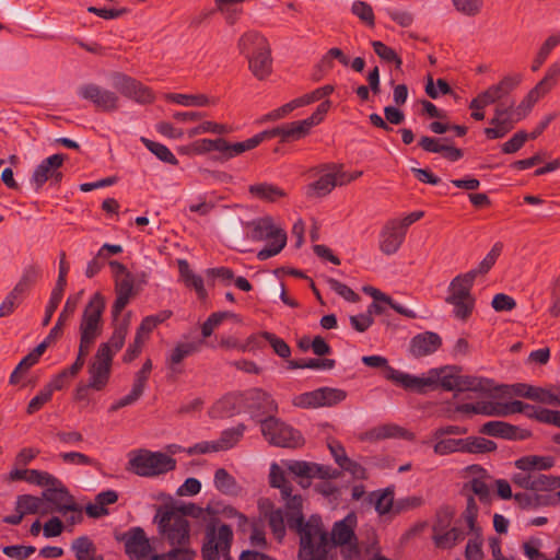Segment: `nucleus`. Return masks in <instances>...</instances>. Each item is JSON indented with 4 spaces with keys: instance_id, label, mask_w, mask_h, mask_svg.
<instances>
[{
    "instance_id": "c03bdc74",
    "label": "nucleus",
    "mask_w": 560,
    "mask_h": 560,
    "mask_svg": "<svg viewBox=\"0 0 560 560\" xmlns=\"http://www.w3.org/2000/svg\"><path fill=\"white\" fill-rule=\"evenodd\" d=\"M245 431L244 424H238L236 428L228 429L222 432L221 438L214 441L219 451H226L232 448L243 436Z\"/></svg>"
},
{
    "instance_id": "c85d7f7f",
    "label": "nucleus",
    "mask_w": 560,
    "mask_h": 560,
    "mask_svg": "<svg viewBox=\"0 0 560 560\" xmlns=\"http://www.w3.org/2000/svg\"><path fill=\"white\" fill-rule=\"evenodd\" d=\"M355 516L349 514L343 520L336 522L331 530V540L335 545L345 546L352 541H357L353 530Z\"/></svg>"
},
{
    "instance_id": "c9c22d12",
    "label": "nucleus",
    "mask_w": 560,
    "mask_h": 560,
    "mask_svg": "<svg viewBox=\"0 0 560 560\" xmlns=\"http://www.w3.org/2000/svg\"><path fill=\"white\" fill-rule=\"evenodd\" d=\"M370 502L374 503L375 510L384 515L390 511L394 512V487H387L383 491H374L369 495Z\"/></svg>"
},
{
    "instance_id": "ea45409f",
    "label": "nucleus",
    "mask_w": 560,
    "mask_h": 560,
    "mask_svg": "<svg viewBox=\"0 0 560 560\" xmlns=\"http://www.w3.org/2000/svg\"><path fill=\"white\" fill-rule=\"evenodd\" d=\"M497 450V444L485 438L468 436L465 439L464 453L469 454H485L491 453Z\"/></svg>"
},
{
    "instance_id": "20e7f679",
    "label": "nucleus",
    "mask_w": 560,
    "mask_h": 560,
    "mask_svg": "<svg viewBox=\"0 0 560 560\" xmlns=\"http://www.w3.org/2000/svg\"><path fill=\"white\" fill-rule=\"evenodd\" d=\"M362 362L370 368L384 369L386 380L419 394L424 393L427 387L436 386L439 382L440 372L436 369L431 370L428 377H418L394 369L388 364V360L381 355H365Z\"/></svg>"
},
{
    "instance_id": "393cba45",
    "label": "nucleus",
    "mask_w": 560,
    "mask_h": 560,
    "mask_svg": "<svg viewBox=\"0 0 560 560\" xmlns=\"http://www.w3.org/2000/svg\"><path fill=\"white\" fill-rule=\"evenodd\" d=\"M237 48L240 54L247 58L252 54H257L258 51L270 48V45L265 35L258 31L249 30L238 38Z\"/></svg>"
},
{
    "instance_id": "b1692460",
    "label": "nucleus",
    "mask_w": 560,
    "mask_h": 560,
    "mask_svg": "<svg viewBox=\"0 0 560 560\" xmlns=\"http://www.w3.org/2000/svg\"><path fill=\"white\" fill-rule=\"evenodd\" d=\"M539 491L518 492L514 494V500L523 510H536L541 506H556L560 503L558 492L550 494H541Z\"/></svg>"
},
{
    "instance_id": "5fc2aeb1",
    "label": "nucleus",
    "mask_w": 560,
    "mask_h": 560,
    "mask_svg": "<svg viewBox=\"0 0 560 560\" xmlns=\"http://www.w3.org/2000/svg\"><path fill=\"white\" fill-rule=\"evenodd\" d=\"M322 397V388H318L298 395L293 399V405L301 408H320L323 407Z\"/></svg>"
},
{
    "instance_id": "f257e3e1",
    "label": "nucleus",
    "mask_w": 560,
    "mask_h": 560,
    "mask_svg": "<svg viewBox=\"0 0 560 560\" xmlns=\"http://www.w3.org/2000/svg\"><path fill=\"white\" fill-rule=\"evenodd\" d=\"M114 280V291L116 300L113 304L112 316L114 332L107 342V368L112 360V354L121 349L130 324V312L120 317L121 311L136 296L135 277L125 265L117 260H107Z\"/></svg>"
},
{
    "instance_id": "58836bf2",
    "label": "nucleus",
    "mask_w": 560,
    "mask_h": 560,
    "mask_svg": "<svg viewBox=\"0 0 560 560\" xmlns=\"http://www.w3.org/2000/svg\"><path fill=\"white\" fill-rule=\"evenodd\" d=\"M455 510L451 506H441L432 523V536H439L455 523Z\"/></svg>"
},
{
    "instance_id": "0e129e2a",
    "label": "nucleus",
    "mask_w": 560,
    "mask_h": 560,
    "mask_svg": "<svg viewBox=\"0 0 560 560\" xmlns=\"http://www.w3.org/2000/svg\"><path fill=\"white\" fill-rule=\"evenodd\" d=\"M323 407H332L346 399L347 393L340 388L322 387Z\"/></svg>"
},
{
    "instance_id": "9d476101",
    "label": "nucleus",
    "mask_w": 560,
    "mask_h": 560,
    "mask_svg": "<svg viewBox=\"0 0 560 560\" xmlns=\"http://www.w3.org/2000/svg\"><path fill=\"white\" fill-rule=\"evenodd\" d=\"M289 527L294 528L300 534V551L315 550L316 547L328 548V535L323 529L319 516L312 515L307 522L303 515H298L288 520Z\"/></svg>"
},
{
    "instance_id": "a19ab883",
    "label": "nucleus",
    "mask_w": 560,
    "mask_h": 560,
    "mask_svg": "<svg viewBox=\"0 0 560 560\" xmlns=\"http://www.w3.org/2000/svg\"><path fill=\"white\" fill-rule=\"evenodd\" d=\"M502 247L503 245L501 243L494 244L478 267L469 270L467 273L471 275L474 280H476L478 276L488 273L499 258Z\"/></svg>"
},
{
    "instance_id": "cd10ccee",
    "label": "nucleus",
    "mask_w": 560,
    "mask_h": 560,
    "mask_svg": "<svg viewBox=\"0 0 560 560\" xmlns=\"http://www.w3.org/2000/svg\"><path fill=\"white\" fill-rule=\"evenodd\" d=\"M54 493H49L47 499L24 494L20 495L16 500V512L22 514H46L48 512V502L51 501Z\"/></svg>"
},
{
    "instance_id": "0eeeda50",
    "label": "nucleus",
    "mask_w": 560,
    "mask_h": 560,
    "mask_svg": "<svg viewBox=\"0 0 560 560\" xmlns=\"http://www.w3.org/2000/svg\"><path fill=\"white\" fill-rule=\"evenodd\" d=\"M475 280L471 275L460 273L453 278L447 288L445 302L453 306V314L460 320H467L475 308L471 289Z\"/></svg>"
},
{
    "instance_id": "6e6d98bb",
    "label": "nucleus",
    "mask_w": 560,
    "mask_h": 560,
    "mask_svg": "<svg viewBox=\"0 0 560 560\" xmlns=\"http://www.w3.org/2000/svg\"><path fill=\"white\" fill-rule=\"evenodd\" d=\"M65 289H66L65 285H60L57 283L55 284V288L51 291L49 301L46 305L45 316L43 319L44 326H47L50 323L54 313L56 312V310L58 308V306L62 300Z\"/></svg>"
},
{
    "instance_id": "f8f14e48",
    "label": "nucleus",
    "mask_w": 560,
    "mask_h": 560,
    "mask_svg": "<svg viewBox=\"0 0 560 560\" xmlns=\"http://www.w3.org/2000/svg\"><path fill=\"white\" fill-rule=\"evenodd\" d=\"M89 380L77 386L74 398L79 401L90 400L91 390H102L105 387V342L101 343L88 369Z\"/></svg>"
},
{
    "instance_id": "f03ea898",
    "label": "nucleus",
    "mask_w": 560,
    "mask_h": 560,
    "mask_svg": "<svg viewBox=\"0 0 560 560\" xmlns=\"http://www.w3.org/2000/svg\"><path fill=\"white\" fill-rule=\"evenodd\" d=\"M158 530L163 541L171 549L165 553H155L151 560H194L196 551L190 546V525L179 511H172L168 506H160L154 516Z\"/></svg>"
},
{
    "instance_id": "338daca9",
    "label": "nucleus",
    "mask_w": 560,
    "mask_h": 560,
    "mask_svg": "<svg viewBox=\"0 0 560 560\" xmlns=\"http://www.w3.org/2000/svg\"><path fill=\"white\" fill-rule=\"evenodd\" d=\"M58 511L62 513L66 517V522L70 525L79 524L83 520V508L74 503L63 504L59 506Z\"/></svg>"
},
{
    "instance_id": "7ed1b4c3",
    "label": "nucleus",
    "mask_w": 560,
    "mask_h": 560,
    "mask_svg": "<svg viewBox=\"0 0 560 560\" xmlns=\"http://www.w3.org/2000/svg\"><path fill=\"white\" fill-rule=\"evenodd\" d=\"M514 465L518 470L512 476L515 486L530 491H553L560 488V477L542 474L555 466L552 456L526 455L516 459Z\"/></svg>"
},
{
    "instance_id": "864d4df0",
    "label": "nucleus",
    "mask_w": 560,
    "mask_h": 560,
    "mask_svg": "<svg viewBox=\"0 0 560 560\" xmlns=\"http://www.w3.org/2000/svg\"><path fill=\"white\" fill-rule=\"evenodd\" d=\"M322 397V388H318L298 395L293 399V405L301 408H320L323 407Z\"/></svg>"
},
{
    "instance_id": "c756f323",
    "label": "nucleus",
    "mask_w": 560,
    "mask_h": 560,
    "mask_svg": "<svg viewBox=\"0 0 560 560\" xmlns=\"http://www.w3.org/2000/svg\"><path fill=\"white\" fill-rule=\"evenodd\" d=\"M250 229L248 237L253 241H262L265 238H272L276 232H284L282 229L276 228L271 217H264L245 224Z\"/></svg>"
},
{
    "instance_id": "a211bd4d",
    "label": "nucleus",
    "mask_w": 560,
    "mask_h": 560,
    "mask_svg": "<svg viewBox=\"0 0 560 560\" xmlns=\"http://www.w3.org/2000/svg\"><path fill=\"white\" fill-rule=\"evenodd\" d=\"M419 145L429 153H440L448 161L455 162L463 158V151L453 144V141L445 137L442 139L422 136Z\"/></svg>"
},
{
    "instance_id": "79ce46f5",
    "label": "nucleus",
    "mask_w": 560,
    "mask_h": 560,
    "mask_svg": "<svg viewBox=\"0 0 560 560\" xmlns=\"http://www.w3.org/2000/svg\"><path fill=\"white\" fill-rule=\"evenodd\" d=\"M167 100L184 106H210L215 104V100L209 98L205 94H168Z\"/></svg>"
},
{
    "instance_id": "09e8293b",
    "label": "nucleus",
    "mask_w": 560,
    "mask_h": 560,
    "mask_svg": "<svg viewBox=\"0 0 560 560\" xmlns=\"http://www.w3.org/2000/svg\"><path fill=\"white\" fill-rule=\"evenodd\" d=\"M372 47L374 52L385 62L394 63L396 69H400L402 61L398 54L383 42L373 40Z\"/></svg>"
},
{
    "instance_id": "f704fd0d",
    "label": "nucleus",
    "mask_w": 560,
    "mask_h": 560,
    "mask_svg": "<svg viewBox=\"0 0 560 560\" xmlns=\"http://www.w3.org/2000/svg\"><path fill=\"white\" fill-rule=\"evenodd\" d=\"M248 191L252 196L267 202H275L279 198H283L285 196L284 190L269 183L250 185L248 187Z\"/></svg>"
},
{
    "instance_id": "dca6fc26",
    "label": "nucleus",
    "mask_w": 560,
    "mask_h": 560,
    "mask_svg": "<svg viewBox=\"0 0 560 560\" xmlns=\"http://www.w3.org/2000/svg\"><path fill=\"white\" fill-rule=\"evenodd\" d=\"M288 470L301 478L337 479L341 471L327 465L293 460L288 464Z\"/></svg>"
},
{
    "instance_id": "de8ad7c7",
    "label": "nucleus",
    "mask_w": 560,
    "mask_h": 560,
    "mask_svg": "<svg viewBox=\"0 0 560 560\" xmlns=\"http://www.w3.org/2000/svg\"><path fill=\"white\" fill-rule=\"evenodd\" d=\"M141 141L144 143L147 149L152 152L156 158H159L161 161L170 163L172 165H177L178 160L175 158V155L170 151V149L159 142L141 138Z\"/></svg>"
},
{
    "instance_id": "bb28decb",
    "label": "nucleus",
    "mask_w": 560,
    "mask_h": 560,
    "mask_svg": "<svg viewBox=\"0 0 560 560\" xmlns=\"http://www.w3.org/2000/svg\"><path fill=\"white\" fill-rule=\"evenodd\" d=\"M84 363L85 357L78 353L73 364L56 374L46 386L50 388L52 394L55 390H61L66 388L70 384L71 380H73L82 370Z\"/></svg>"
},
{
    "instance_id": "2eb2a0df",
    "label": "nucleus",
    "mask_w": 560,
    "mask_h": 560,
    "mask_svg": "<svg viewBox=\"0 0 560 560\" xmlns=\"http://www.w3.org/2000/svg\"><path fill=\"white\" fill-rule=\"evenodd\" d=\"M65 162L63 154H52L44 159L34 170L31 184L35 190H39L45 183L58 184L62 179L61 166Z\"/></svg>"
},
{
    "instance_id": "39448f33",
    "label": "nucleus",
    "mask_w": 560,
    "mask_h": 560,
    "mask_svg": "<svg viewBox=\"0 0 560 560\" xmlns=\"http://www.w3.org/2000/svg\"><path fill=\"white\" fill-rule=\"evenodd\" d=\"M105 310V299L101 292H97L85 306L80 323V345L78 353L85 357L89 354L96 338L103 331V312Z\"/></svg>"
},
{
    "instance_id": "3c124183",
    "label": "nucleus",
    "mask_w": 560,
    "mask_h": 560,
    "mask_svg": "<svg viewBox=\"0 0 560 560\" xmlns=\"http://www.w3.org/2000/svg\"><path fill=\"white\" fill-rule=\"evenodd\" d=\"M269 482L271 487L280 489L281 495L288 497L292 492L291 483L285 479L284 472L277 464L271 465Z\"/></svg>"
},
{
    "instance_id": "a18cd8bd",
    "label": "nucleus",
    "mask_w": 560,
    "mask_h": 560,
    "mask_svg": "<svg viewBox=\"0 0 560 560\" xmlns=\"http://www.w3.org/2000/svg\"><path fill=\"white\" fill-rule=\"evenodd\" d=\"M214 486L224 494H233L236 492L237 482L235 478L224 468H219L214 472Z\"/></svg>"
},
{
    "instance_id": "72a5a7b5",
    "label": "nucleus",
    "mask_w": 560,
    "mask_h": 560,
    "mask_svg": "<svg viewBox=\"0 0 560 560\" xmlns=\"http://www.w3.org/2000/svg\"><path fill=\"white\" fill-rule=\"evenodd\" d=\"M178 269L180 278L184 280L185 284L194 288L200 299H205L207 296V291L205 289L202 278L194 273L189 264L185 259L178 260Z\"/></svg>"
},
{
    "instance_id": "ddd939ff",
    "label": "nucleus",
    "mask_w": 560,
    "mask_h": 560,
    "mask_svg": "<svg viewBox=\"0 0 560 560\" xmlns=\"http://www.w3.org/2000/svg\"><path fill=\"white\" fill-rule=\"evenodd\" d=\"M109 84L112 89L121 95L132 98L138 103L149 104L154 100V94L148 86L122 72H113L109 77Z\"/></svg>"
},
{
    "instance_id": "6e6552de",
    "label": "nucleus",
    "mask_w": 560,
    "mask_h": 560,
    "mask_svg": "<svg viewBox=\"0 0 560 560\" xmlns=\"http://www.w3.org/2000/svg\"><path fill=\"white\" fill-rule=\"evenodd\" d=\"M233 532L230 525L222 524L215 527L209 524L206 527L201 557L203 560H232L231 547Z\"/></svg>"
},
{
    "instance_id": "bf43d9fd",
    "label": "nucleus",
    "mask_w": 560,
    "mask_h": 560,
    "mask_svg": "<svg viewBox=\"0 0 560 560\" xmlns=\"http://www.w3.org/2000/svg\"><path fill=\"white\" fill-rule=\"evenodd\" d=\"M25 295L16 292L13 288L12 291L8 293L0 305V317H7L11 315L14 310L20 305Z\"/></svg>"
},
{
    "instance_id": "412c9836",
    "label": "nucleus",
    "mask_w": 560,
    "mask_h": 560,
    "mask_svg": "<svg viewBox=\"0 0 560 560\" xmlns=\"http://www.w3.org/2000/svg\"><path fill=\"white\" fill-rule=\"evenodd\" d=\"M442 346V338L433 331H424L411 338L409 352L413 358H422L436 352Z\"/></svg>"
},
{
    "instance_id": "4be33fe9",
    "label": "nucleus",
    "mask_w": 560,
    "mask_h": 560,
    "mask_svg": "<svg viewBox=\"0 0 560 560\" xmlns=\"http://www.w3.org/2000/svg\"><path fill=\"white\" fill-rule=\"evenodd\" d=\"M126 553L135 560H144L152 551L149 539L141 527L133 528L125 542Z\"/></svg>"
},
{
    "instance_id": "49530a36",
    "label": "nucleus",
    "mask_w": 560,
    "mask_h": 560,
    "mask_svg": "<svg viewBox=\"0 0 560 560\" xmlns=\"http://www.w3.org/2000/svg\"><path fill=\"white\" fill-rule=\"evenodd\" d=\"M471 537L468 539L465 548V558L467 560H483L481 530L469 532Z\"/></svg>"
},
{
    "instance_id": "7c9ffc66",
    "label": "nucleus",
    "mask_w": 560,
    "mask_h": 560,
    "mask_svg": "<svg viewBox=\"0 0 560 560\" xmlns=\"http://www.w3.org/2000/svg\"><path fill=\"white\" fill-rule=\"evenodd\" d=\"M466 533L458 525V521L452 524L445 532L439 536H432L433 544L440 549H452L458 542L465 539Z\"/></svg>"
},
{
    "instance_id": "e433bc0d",
    "label": "nucleus",
    "mask_w": 560,
    "mask_h": 560,
    "mask_svg": "<svg viewBox=\"0 0 560 560\" xmlns=\"http://www.w3.org/2000/svg\"><path fill=\"white\" fill-rule=\"evenodd\" d=\"M546 94L547 93L536 84L514 109L515 120H521L526 117L533 106Z\"/></svg>"
},
{
    "instance_id": "4d7b16f0",
    "label": "nucleus",
    "mask_w": 560,
    "mask_h": 560,
    "mask_svg": "<svg viewBox=\"0 0 560 560\" xmlns=\"http://www.w3.org/2000/svg\"><path fill=\"white\" fill-rule=\"evenodd\" d=\"M196 350L192 343H179L171 352L167 359V366L176 371L175 366L179 364L187 355L191 354Z\"/></svg>"
},
{
    "instance_id": "2f4dec72",
    "label": "nucleus",
    "mask_w": 560,
    "mask_h": 560,
    "mask_svg": "<svg viewBox=\"0 0 560 560\" xmlns=\"http://www.w3.org/2000/svg\"><path fill=\"white\" fill-rule=\"evenodd\" d=\"M71 551L77 560H103V557L96 553V546L88 536L74 539L71 542Z\"/></svg>"
},
{
    "instance_id": "4c0bfd02",
    "label": "nucleus",
    "mask_w": 560,
    "mask_h": 560,
    "mask_svg": "<svg viewBox=\"0 0 560 560\" xmlns=\"http://www.w3.org/2000/svg\"><path fill=\"white\" fill-rule=\"evenodd\" d=\"M337 186L336 177L331 173L322 175L316 182L307 186L310 197H324Z\"/></svg>"
},
{
    "instance_id": "423d86ee",
    "label": "nucleus",
    "mask_w": 560,
    "mask_h": 560,
    "mask_svg": "<svg viewBox=\"0 0 560 560\" xmlns=\"http://www.w3.org/2000/svg\"><path fill=\"white\" fill-rule=\"evenodd\" d=\"M330 108V102L324 101L322 102L316 110L306 119L293 121L290 124H285L279 127H276L271 130H265L259 132L253 137L254 140H257V147L268 138L280 137L282 142L294 141L304 138L308 135L310 130L318 125L327 114Z\"/></svg>"
},
{
    "instance_id": "8fccbe9b",
    "label": "nucleus",
    "mask_w": 560,
    "mask_h": 560,
    "mask_svg": "<svg viewBox=\"0 0 560 560\" xmlns=\"http://www.w3.org/2000/svg\"><path fill=\"white\" fill-rule=\"evenodd\" d=\"M465 439H439L434 444L433 451L438 455H447L455 452L464 453Z\"/></svg>"
},
{
    "instance_id": "aec40b11",
    "label": "nucleus",
    "mask_w": 560,
    "mask_h": 560,
    "mask_svg": "<svg viewBox=\"0 0 560 560\" xmlns=\"http://www.w3.org/2000/svg\"><path fill=\"white\" fill-rule=\"evenodd\" d=\"M481 434L495 436V438H502L508 440H526L532 434L526 429H521L518 427H515L513 424H510L504 421H489L486 422L479 430Z\"/></svg>"
},
{
    "instance_id": "4468645a",
    "label": "nucleus",
    "mask_w": 560,
    "mask_h": 560,
    "mask_svg": "<svg viewBox=\"0 0 560 560\" xmlns=\"http://www.w3.org/2000/svg\"><path fill=\"white\" fill-rule=\"evenodd\" d=\"M523 80L521 73L509 74L503 77L497 84L489 86L486 91L475 97L469 107L471 109H482L490 104H494L514 89H516Z\"/></svg>"
},
{
    "instance_id": "680f3d73",
    "label": "nucleus",
    "mask_w": 560,
    "mask_h": 560,
    "mask_svg": "<svg viewBox=\"0 0 560 560\" xmlns=\"http://www.w3.org/2000/svg\"><path fill=\"white\" fill-rule=\"evenodd\" d=\"M351 11L366 25L374 26V12L369 3L364 1H355L352 4Z\"/></svg>"
},
{
    "instance_id": "f3484780",
    "label": "nucleus",
    "mask_w": 560,
    "mask_h": 560,
    "mask_svg": "<svg viewBox=\"0 0 560 560\" xmlns=\"http://www.w3.org/2000/svg\"><path fill=\"white\" fill-rule=\"evenodd\" d=\"M406 233L399 228L396 220H389L380 234V250L387 256L396 254L401 247Z\"/></svg>"
},
{
    "instance_id": "e2e57ef3",
    "label": "nucleus",
    "mask_w": 560,
    "mask_h": 560,
    "mask_svg": "<svg viewBox=\"0 0 560 560\" xmlns=\"http://www.w3.org/2000/svg\"><path fill=\"white\" fill-rule=\"evenodd\" d=\"M477 515H478V506L472 497H469L467 500L466 510L464 511L462 517L464 518L469 532L481 530V528L477 525Z\"/></svg>"
},
{
    "instance_id": "9b49d317",
    "label": "nucleus",
    "mask_w": 560,
    "mask_h": 560,
    "mask_svg": "<svg viewBox=\"0 0 560 560\" xmlns=\"http://www.w3.org/2000/svg\"><path fill=\"white\" fill-rule=\"evenodd\" d=\"M260 427L264 438L272 445L296 448L304 444V439L298 430L276 417L269 416L261 421Z\"/></svg>"
},
{
    "instance_id": "37998d69",
    "label": "nucleus",
    "mask_w": 560,
    "mask_h": 560,
    "mask_svg": "<svg viewBox=\"0 0 560 560\" xmlns=\"http://www.w3.org/2000/svg\"><path fill=\"white\" fill-rule=\"evenodd\" d=\"M39 276H40V270L37 266L31 265V266L25 267L20 280L18 281V283L14 287L15 291L25 295L31 290V288L35 284V282L39 278Z\"/></svg>"
},
{
    "instance_id": "052dcab7",
    "label": "nucleus",
    "mask_w": 560,
    "mask_h": 560,
    "mask_svg": "<svg viewBox=\"0 0 560 560\" xmlns=\"http://www.w3.org/2000/svg\"><path fill=\"white\" fill-rule=\"evenodd\" d=\"M234 317L230 312H218L211 314L208 319L202 324L201 334L205 338L210 337L215 327H218L223 319Z\"/></svg>"
},
{
    "instance_id": "69168bd1",
    "label": "nucleus",
    "mask_w": 560,
    "mask_h": 560,
    "mask_svg": "<svg viewBox=\"0 0 560 560\" xmlns=\"http://www.w3.org/2000/svg\"><path fill=\"white\" fill-rule=\"evenodd\" d=\"M261 337L265 338L270 346L272 347L273 351L281 358L287 359L291 354V349L289 345L283 340L278 338L276 335L264 331L261 332Z\"/></svg>"
},
{
    "instance_id": "473e14b6",
    "label": "nucleus",
    "mask_w": 560,
    "mask_h": 560,
    "mask_svg": "<svg viewBox=\"0 0 560 560\" xmlns=\"http://www.w3.org/2000/svg\"><path fill=\"white\" fill-rule=\"evenodd\" d=\"M492 388H493L492 381L489 378L468 376V375H465V376L458 375V381H457V390L458 392L471 390V392L488 393ZM502 388H505V386L494 387V389H502Z\"/></svg>"
},
{
    "instance_id": "603ef678",
    "label": "nucleus",
    "mask_w": 560,
    "mask_h": 560,
    "mask_svg": "<svg viewBox=\"0 0 560 560\" xmlns=\"http://www.w3.org/2000/svg\"><path fill=\"white\" fill-rule=\"evenodd\" d=\"M272 240L268 246L258 252L257 258L259 260H266L279 254L287 244V233L276 232V236Z\"/></svg>"
},
{
    "instance_id": "13d9d810",
    "label": "nucleus",
    "mask_w": 560,
    "mask_h": 560,
    "mask_svg": "<svg viewBox=\"0 0 560 560\" xmlns=\"http://www.w3.org/2000/svg\"><path fill=\"white\" fill-rule=\"evenodd\" d=\"M79 95L88 101H91L97 107L105 105L104 94L100 86L95 84H84L79 89Z\"/></svg>"
},
{
    "instance_id": "1a4fd4ad",
    "label": "nucleus",
    "mask_w": 560,
    "mask_h": 560,
    "mask_svg": "<svg viewBox=\"0 0 560 560\" xmlns=\"http://www.w3.org/2000/svg\"><path fill=\"white\" fill-rule=\"evenodd\" d=\"M130 469L141 477H154L176 468V460L162 452L138 451L129 459Z\"/></svg>"
},
{
    "instance_id": "774afa93",
    "label": "nucleus",
    "mask_w": 560,
    "mask_h": 560,
    "mask_svg": "<svg viewBox=\"0 0 560 560\" xmlns=\"http://www.w3.org/2000/svg\"><path fill=\"white\" fill-rule=\"evenodd\" d=\"M560 77V61L553 62L547 70L546 75L537 83L546 93L556 84Z\"/></svg>"
},
{
    "instance_id": "6ab92c4d",
    "label": "nucleus",
    "mask_w": 560,
    "mask_h": 560,
    "mask_svg": "<svg viewBox=\"0 0 560 560\" xmlns=\"http://www.w3.org/2000/svg\"><path fill=\"white\" fill-rule=\"evenodd\" d=\"M151 371H152V361L150 359H147L145 362L143 363L142 368L140 369V371H138L136 373L135 382H133L130 393L128 395L121 397L120 399H118L116 402H114L110 406V411H116L122 407L129 406V405L133 404L135 401H137L144 392V387H145V384L150 376Z\"/></svg>"
},
{
    "instance_id": "5701e85b",
    "label": "nucleus",
    "mask_w": 560,
    "mask_h": 560,
    "mask_svg": "<svg viewBox=\"0 0 560 560\" xmlns=\"http://www.w3.org/2000/svg\"><path fill=\"white\" fill-rule=\"evenodd\" d=\"M256 147L257 140H254L253 137L235 143H231L224 138L213 139V151L220 154L219 159L222 161L231 160L246 151L255 149Z\"/></svg>"
},
{
    "instance_id": "a878e982",
    "label": "nucleus",
    "mask_w": 560,
    "mask_h": 560,
    "mask_svg": "<svg viewBox=\"0 0 560 560\" xmlns=\"http://www.w3.org/2000/svg\"><path fill=\"white\" fill-rule=\"evenodd\" d=\"M248 69L252 74L259 81L266 80L272 72L271 48L257 54H252L246 58Z\"/></svg>"
}]
</instances>
